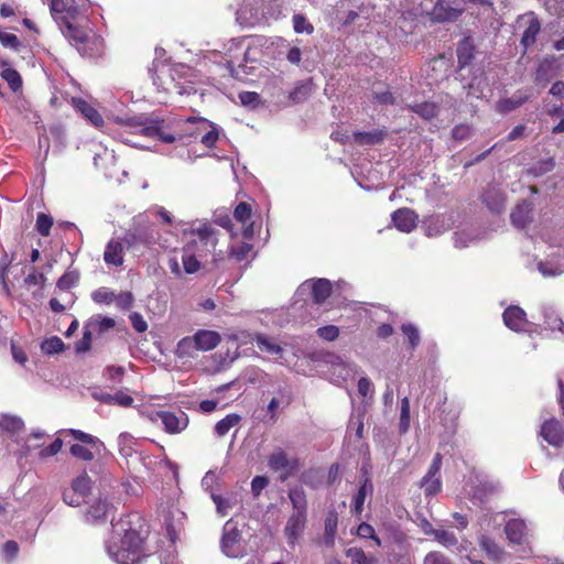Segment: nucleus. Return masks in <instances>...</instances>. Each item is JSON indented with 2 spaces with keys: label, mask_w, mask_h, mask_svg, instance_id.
I'll return each mask as SVG.
<instances>
[{
  "label": "nucleus",
  "mask_w": 564,
  "mask_h": 564,
  "mask_svg": "<svg viewBox=\"0 0 564 564\" xmlns=\"http://www.w3.org/2000/svg\"><path fill=\"white\" fill-rule=\"evenodd\" d=\"M143 536L132 528L129 518L112 523V533L106 544L110 558L118 564H139L145 557Z\"/></svg>",
  "instance_id": "nucleus-1"
},
{
  "label": "nucleus",
  "mask_w": 564,
  "mask_h": 564,
  "mask_svg": "<svg viewBox=\"0 0 564 564\" xmlns=\"http://www.w3.org/2000/svg\"><path fill=\"white\" fill-rule=\"evenodd\" d=\"M177 226L182 228L184 234L191 235V239L186 245H194V251L203 259L212 253L218 242L217 230L208 223L194 221L185 223L178 221Z\"/></svg>",
  "instance_id": "nucleus-2"
},
{
  "label": "nucleus",
  "mask_w": 564,
  "mask_h": 564,
  "mask_svg": "<svg viewBox=\"0 0 564 564\" xmlns=\"http://www.w3.org/2000/svg\"><path fill=\"white\" fill-rule=\"evenodd\" d=\"M123 124L135 134L145 137H158L161 141L172 143L176 138L162 130V121L150 118L145 115L129 117L122 120Z\"/></svg>",
  "instance_id": "nucleus-3"
},
{
  "label": "nucleus",
  "mask_w": 564,
  "mask_h": 564,
  "mask_svg": "<svg viewBox=\"0 0 564 564\" xmlns=\"http://www.w3.org/2000/svg\"><path fill=\"white\" fill-rule=\"evenodd\" d=\"M152 422L160 421L165 432L177 434L184 431L188 425V417L184 412L153 411L149 414Z\"/></svg>",
  "instance_id": "nucleus-4"
},
{
  "label": "nucleus",
  "mask_w": 564,
  "mask_h": 564,
  "mask_svg": "<svg viewBox=\"0 0 564 564\" xmlns=\"http://www.w3.org/2000/svg\"><path fill=\"white\" fill-rule=\"evenodd\" d=\"M63 34L76 46L77 51L83 56H93L94 52L90 47L96 41L90 40L87 32L76 24L67 21V26H59Z\"/></svg>",
  "instance_id": "nucleus-5"
},
{
  "label": "nucleus",
  "mask_w": 564,
  "mask_h": 564,
  "mask_svg": "<svg viewBox=\"0 0 564 564\" xmlns=\"http://www.w3.org/2000/svg\"><path fill=\"white\" fill-rule=\"evenodd\" d=\"M268 466L281 473L280 478L286 480L297 469L299 463L297 459L290 458L281 447H276L268 457Z\"/></svg>",
  "instance_id": "nucleus-6"
},
{
  "label": "nucleus",
  "mask_w": 564,
  "mask_h": 564,
  "mask_svg": "<svg viewBox=\"0 0 564 564\" xmlns=\"http://www.w3.org/2000/svg\"><path fill=\"white\" fill-rule=\"evenodd\" d=\"M505 533L510 544L523 546L530 544V529L523 519H509L505 525Z\"/></svg>",
  "instance_id": "nucleus-7"
},
{
  "label": "nucleus",
  "mask_w": 564,
  "mask_h": 564,
  "mask_svg": "<svg viewBox=\"0 0 564 564\" xmlns=\"http://www.w3.org/2000/svg\"><path fill=\"white\" fill-rule=\"evenodd\" d=\"M221 550L229 557H238L242 554L240 532L232 520H228L224 525Z\"/></svg>",
  "instance_id": "nucleus-8"
},
{
  "label": "nucleus",
  "mask_w": 564,
  "mask_h": 564,
  "mask_svg": "<svg viewBox=\"0 0 564 564\" xmlns=\"http://www.w3.org/2000/svg\"><path fill=\"white\" fill-rule=\"evenodd\" d=\"M292 397L290 391L285 387H280L275 391V395L269 401L267 405L268 422L275 423L279 419V414L286 406L290 405Z\"/></svg>",
  "instance_id": "nucleus-9"
},
{
  "label": "nucleus",
  "mask_w": 564,
  "mask_h": 564,
  "mask_svg": "<svg viewBox=\"0 0 564 564\" xmlns=\"http://www.w3.org/2000/svg\"><path fill=\"white\" fill-rule=\"evenodd\" d=\"M307 522V514L301 513H291L288 518L286 524L284 527V534L290 544H295V542L302 535L305 525Z\"/></svg>",
  "instance_id": "nucleus-10"
},
{
  "label": "nucleus",
  "mask_w": 564,
  "mask_h": 564,
  "mask_svg": "<svg viewBox=\"0 0 564 564\" xmlns=\"http://www.w3.org/2000/svg\"><path fill=\"white\" fill-rule=\"evenodd\" d=\"M308 290L312 292L314 302L321 304L330 295L332 285L328 280L318 279L312 283H303L299 289V293H304Z\"/></svg>",
  "instance_id": "nucleus-11"
},
{
  "label": "nucleus",
  "mask_w": 564,
  "mask_h": 564,
  "mask_svg": "<svg viewBox=\"0 0 564 564\" xmlns=\"http://www.w3.org/2000/svg\"><path fill=\"white\" fill-rule=\"evenodd\" d=\"M540 434L552 446L560 447L564 443V430L556 420L545 421Z\"/></svg>",
  "instance_id": "nucleus-12"
},
{
  "label": "nucleus",
  "mask_w": 564,
  "mask_h": 564,
  "mask_svg": "<svg viewBox=\"0 0 564 564\" xmlns=\"http://www.w3.org/2000/svg\"><path fill=\"white\" fill-rule=\"evenodd\" d=\"M392 221L402 232H411L417 224V215L409 208H400L392 214Z\"/></svg>",
  "instance_id": "nucleus-13"
},
{
  "label": "nucleus",
  "mask_w": 564,
  "mask_h": 564,
  "mask_svg": "<svg viewBox=\"0 0 564 564\" xmlns=\"http://www.w3.org/2000/svg\"><path fill=\"white\" fill-rule=\"evenodd\" d=\"M506 326L514 332L523 330L528 324L525 312L519 306H509L503 312Z\"/></svg>",
  "instance_id": "nucleus-14"
},
{
  "label": "nucleus",
  "mask_w": 564,
  "mask_h": 564,
  "mask_svg": "<svg viewBox=\"0 0 564 564\" xmlns=\"http://www.w3.org/2000/svg\"><path fill=\"white\" fill-rule=\"evenodd\" d=\"M94 164L95 166L102 169L107 177L116 178L118 182H121V178L117 175V172L113 169L116 165L113 151L104 149L102 152L96 153L94 156Z\"/></svg>",
  "instance_id": "nucleus-15"
},
{
  "label": "nucleus",
  "mask_w": 564,
  "mask_h": 564,
  "mask_svg": "<svg viewBox=\"0 0 564 564\" xmlns=\"http://www.w3.org/2000/svg\"><path fill=\"white\" fill-rule=\"evenodd\" d=\"M124 246L119 239H111L106 245L104 261L107 265L119 267L123 263Z\"/></svg>",
  "instance_id": "nucleus-16"
},
{
  "label": "nucleus",
  "mask_w": 564,
  "mask_h": 564,
  "mask_svg": "<svg viewBox=\"0 0 564 564\" xmlns=\"http://www.w3.org/2000/svg\"><path fill=\"white\" fill-rule=\"evenodd\" d=\"M251 207L248 203H240L234 212L235 219L242 225V235L245 238H251L254 234L251 219Z\"/></svg>",
  "instance_id": "nucleus-17"
},
{
  "label": "nucleus",
  "mask_w": 564,
  "mask_h": 564,
  "mask_svg": "<svg viewBox=\"0 0 564 564\" xmlns=\"http://www.w3.org/2000/svg\"><path fill=\"white\" fill-rule=\"evenodd\" d=\"M532 204L522 200L511 212L510 218L513 226L524 228L532 220Z\"/></svg>",
  "instance_id": "nucleus-18"
},
{
  "label": "nucleus",
  "mask_w": 564,
  "mask_h": 564,
  "mask_svg": "<svg viewBox=\"0 0 564 564\" xmlns=\"http://www.w3.org/2000/svg\"><path fill=\"white\" fill-rule=\"evenodd\" d=\"M199 351H209L220 343V335L215 330L200 329L194 334Z\"/></svg>",
  "instance_id": "nucleus-19"
},
{
  "label": "nucleus",
  "mask_w": 564,
  "mask_h": 564,
  "mask_svg": "<svg viewBox=\"0 0 564 564\" xmlns=\"http://www.w3.org/2000/svg\"><path fill=\"white\" fill-rule=\"evenodd\" d=\"M73 105L93 126L97 128L102 126L104 119L101 115L87 101L80 98H73Z\"/></svg>",
  "instance_id": "nucleus-20"
},
{
  "label": "nucleus",
  "mask_w": 564,
  "mask_h": 564,
  "mask_svg": "<svg viewBox=\"0 0 564 564\" xmlns=\"http://www.w3.org/2000/svg\"><path fill=\"white\" fill-rule=\"evenodd\" d=\"M460 12V10L452 8L445 1H437L431 11V18L436 22H445L455 20Z\"/></svg>",
  "instance_id": "nucleus-21"
},
{
  "label": "nucleus",
  "mask_w": 564,
  "mask_h": 564,
  "mask_svg": "<svg viewBox=\"0 0 564 564\" xmlns=\"http://www.w3.org/2000/svg\"><path fill=\"white\" fill-rule=\"evenodd\" d=\"M112 507L107 500L98 499L90 505L86 512V520L88 522H97L105 520L111 512Z\"/></svg>",
  "instance_id": "nucleus-22"
},
{
  "label": "nucleus",
  "mask_w": 564,
  "mask_h": 564,
  "mask_svg": "<svg viewBox=\"0 0 564 564\" xmlns=\"http://www.w3.org/2000/svg\"><path fill=\"white\" fill-rule=\"evenodd\" d=\"M210 498L216 505L217 514L220 517H226L229 511L238 503L237 497L232 492H228L225 496L212 492Z\"/></svg>",
  "instance_id": "nucleus-23"
},
{
  "label": "nucleus",
  "mask_w": 564,
  "mask_h": 564,
  "mask_svg": "<svg viewBox=\"0 0 564 564\" xmlns=\"http://www.w3.org/2000/svg\"><path fill=\"white\" fill-rule=\"evenodd\" d=\"M289 499L292 505L293 513L307 514V498L303 487L295 486L290 488Z\"/></svg>",
  "instance_id": "nucleus-24"
},
{
  "label": "nucleus",
  "mask_w": 564,
  "mask_h": 564,
  "mask_svg": "<svg viewBox=\"0 0 564 564\" xmlns=\"http://www.w3.org/2000/svg\"><path fill=\"white\" fill-rule=\"evenodd\" d=\"M484 203L490 210L500 213L506 207V197L499 188L491 187L484 194Z\"/></svg>",
  "instance_id": "nucleus-25"
},
{
  "label": "nucleus",
  "mask_w": 564,
  "mask_h": 564,
  "mask_svg": "<svg viewBox=\"0 0 564 564\" xmlns=\"http://www.w3.org/2000/svg\"><path fill=\"white\" fill-rule=\"evenodd\" d=\"M538 270L544 278H554L564 272V261L560 258H551L538 263Z\"/></svg>",
  "instance_id": "nucleus-26"
},
{
  "label": "nucleus",
  "mask_w": 564,
  "mask_h": 564,
  "mask_svg": "<svg viewBox=\"0 0 564 564\" xmlns=\"http://www.w3.org/2000/svg\"><path fill=\"white\" fill-rule=\"evenodd\" d=\"M116 325L115 319L107 316L94 315L86 323L85 326L94 334H104Z\"/></svg>",
  "instance_id": "nucleus-27"
},
{
  "label": "nucleus",
  "mask_w": 564,
  "mask_h": 564,
  "mask_svg": "<svg viewBox=\"0 0 564 564\" xmlns=\"http://www.w3.org/2000/svg\"><path fill=\"white\" fill-rule=\"evenodd\" d=\"M372 482L369 478H366L352 499V510L356 514H360L362 512L365 500L367 497L372 495Z\"/></svg>",
  "instance_id": "nucleus-28"
},
{
  "label": "nucleus",
  "mask_w": 564,
  "mask_h": 564,
  "mask_svg": "<svg viewBox=\"0 0 564 564\" xmlns=\"http://www.w3.org/2000/svg\"><path fill=\"white\" fill-rule=\"evenodd\" d=\"M424 226L429 237L438 236L449 228L445 216H432L424 221Z\"/></svg>",
  "instance_id": "nucleus-29"
},
{
  "label": "nucleus",
  "mask_w": 564,
  "mask_h": 564,
  "mask_svg": "<svg viewBox=\"0 0 564 564\" xmlns=\"http://www.w3.org/2000/svg\"><path fill=\"white\" fill-rule=\"evenodd\" d=\"M479 545L487 556L492 561H501L505 557L503 549L486 535L479 539Z\"/></svg>",
  "instance_id": "nucleus-30"
},
{
  "label": "nucleus",
  "mask_w": 564,
  "mask_h": 564,
  "mask_svg": "<svg viewBox=\"0 0 564 564\" xmlns=\"http://www.w3.org/2000/svg\"><path fill=\"white\" fill-rule=\"evenodd\" d=\"M193 246L194 245H185L182 256L183 269L188 274L197 272L200 268L198 261L199 257L194 251Z\"/></svg>",
  "instance_id": "nucleus-31"
},
{
  "label": "nucleus",
  "mask_w": 564,
  "mask_h": 564,
  "mask_svg": "<svg viewBox=\"0 0 564 564\" xmlns=\"http://www.w3.org/2000/svg\"><path fill=\"white\" fill-rule=\"evenodd\" d=\"M529 99V96L522 91H517L510 98L501 99L497 104V110L500 112H510L521 105H523Z\"/></svg>",
  "instance_id": "nucleus-32"
},
{
  "label": "nucleus",
  "mask_w": 564,
  "mask_h": 564,
  "mask_svg": "<svg viewBox=\"0 0 564 564\" xmlns=\"http://www.w3.org/2000/svg\"><path fill=\"white\" fill-rule=\"evenodd\" d=\"M386 132L383 130H373L368 132H354L351 138L358 144H377L383 141Z\"/></svg>",
  "instance_id": "nucleus-33"
},
{
  "label": "nucleus",
  "mask_w": 564,
  "mask_h": 564,
  "mask_svg": "<svg viewBox=\"0 0 564 564\" xmlns=\"http://www.w3.org/2000/svg\"><path fill=\"white\" fill-rule=\"evenodd\" d=\"M199 351L196 345L194 335L181 339L176 346V355L178 358H194L196 352Z\"/></svg>",
  "instance_id": "nucleus-34"
},
{
  "label": "nucleus",
  "mask_w": 564,
  "mask_h": 564,
  "mask_svg": "<svg viewBox=\"0 0 564 564\" xmlns=\"http://www.w3.org/2000/svg\"><path fill=\"white\" fill-rule=\"evenodd\" d=\"M0 427L8 433L18 434L24 427L21 417L11 414H0Z\"/></svg>",
  "instance_id": "nucleus-35"
},
{
  "label": "nucleus",
  "mask_w": 564,
  "mask_h": 564,
  "mask_svg": "<svg viewBox=\"0 0 564 564\" xmlns=\"http://www.w3.org/2000/svg\"><path fill=\"white\" fill-rule=\"evenodd\" d=\"M240 421L241 416L239 414L230 413L216 423L215 433L223 437L230 431V429L237 426Z\"/></svg>",
  "instance_id": "nucleus-36"
},
{
  "label": "nucleus",
  "mask_w": 564,
  "mask_h": 564,
  "mask_svg": "<svg viewBox=\"0 0 564 564\" xmlns=\"http://www.w3.org/2000/svg\"><path fill=\"white\" fill-rule=\"evenodd\" d=\"M345 555L350 560L351 564H378L376 556L366 555L360 547H349L345 551Z\"/></svg>",
  "instance_id": "nucleus-37"
},
{
  "label": "nucleus",
  "mask_w": 564,
  "mask_h": 564,
  "mask_svg": "<svg viewBox=\"0 0 564 564\" xmlns=\"http://www.w3.org/2000/svg\"><path fill=\"white\" fill-rule=\"evenodd\" d=\"M83 19H85V14L82 12L79 7L68 3L65 13L61 15V18H56V22L59 26H67V21L76 24Z\"/></svg>",
  "instance_id": "nucleus-38"
},
{
  "label": "nucleus",
  "mask_w": 564,
  "mask_h": 564,
  "mask_svg": "<svg viewBox=\"0 0 564 564\" xmlns=\"http://www.w3.org/2000/svg\"><path fill=\"white\" fill-rule=\"evenodd\" d=\"M256 344L261 351L270 355L281 356L283 349L273 339L265 335L259 334L256 336Z\"/></svg>",
  "instance_id": "nucleus-39"
},
{
  "label": "nucleus",
  "mask_w": 564,
  "mask_h": 564,
  "mask_svg": "<svg viewBox=\"0 0 564 564\" xmlns=\"http://www.w3.org/2000/svg\"><path fill=\"white\" fill-rule=\"evenodd\" d=\"M95 451L99 452V448H91L84 444H73L69 448V452L74 457L85 462H90L95 458Z\"/></svg>",
  "instance_id": "nucleus-40"
},
{
  "label": "nucleus",
  "mask_w": 564,
  "mask_h": 564,
  "mask_svg": "<svg viewBox=\"0 0 564 564\" xmlns=\"http://www.w3.org/2000/svg\"><path fill=\"white\" fill-rule=\"evenodd\" d=\"M66 433L70 434L75 440L80 442V444L88 445L91 448H100V446L102 445L101 442L97 437H95L88 433H85L80 430L70 429V430H67Z\"/></svg>",
  "instance_id": "nucleus-41"
},
{
  "label": "nucleus",
  "mask_w": 564,
  "mask_h": 564,
  "mask_svg": "<svg viewBox=\"0 0 564 564\" xmlns=\"http://www.w3.org/2000/svg\"><path fill=\"white\" fill-rule=\"evenodd\" d=\"M242 45H243V41H236L234 40L231 45L229 46V48L227 50V52L230 54V63L231 64H237L238 66L242 65L243 62H248V61H251V59H254L253 57L250 56V48H246L243 51V57L240 58L238 54L234 53V48L235 50H239V48H242Z\"/></svg>",
  "instance_id": "nucleus-42"
},
{
  "label": "nucleus",
  "mask_w": 564,
  "mask_h": 564,
  "mask_svg": "<svg viewBox=\"0 0 564 564\" xmlns=\"http://www.w3.org/2000/svg\"><path fill=\"white\" fill-rule=\"evenodd\" d=\"M65 348L63 340L57 336L46 338L41 344V349L45 355L62 352Z\"/></svg>",
  "instance_id": "nucleus-43"
},
{
  "label": "nucleus",
  "mask_w": 564,
  "mask_h": 564,
  "mask_svg": "<svg viewBox=\"0 0 564 564\" xmlns=\"http://www.w3.org/2000/svg\"><path fill=\"white\" fill-rule=\"evenodd\" d=\"M539 32H540V23L538 22V20L532 19L530 21V24L523 32L521 43L525 47L530 46L531 44H533L535 42V39H536V35Z\"/></svg>",
  "instance_id": "nucleus-44"
},
{
  "label": "nucleus",
  "mask_w": 564,
  "mask_h": 564,
  "mask_svg": "<svg viewBox=\"0 0 564 564\" xmlns=\"http://www.w3.org/2000/svg\"><path fill=\"white\" fill-rule=\"evenodd\" d=\"M1 77L9 84V86L11 87V89L13 91H17L18 89H20L21 85H22V80H21V76L19 75V73L11 68V67H4L2 70H1Z\"/></svg>",
  "instance_id": "nucleus-45"
},
{
  "label": "nucleus",
  "mask_w": 564,
  "mask_h": 564,
  "mask_svg": "<svg viewBox=\"0 0 564 564\" xmlns=\"http://www.w3.org/2000/svg\"><path fill=\"white\" fill-rule=\"evenodd\" d=\"M555 166V161L553 158H547L545 160L539 161L535 165H533L529 173L535 177L542 176L549 172H551Z\"/></svg>",
  "instance_id": "nucleus-46"
},
{
  "label": "nucleus",
  "mask_w": 564,
  "mask_h": 564,
  "mask_svg": "<svg viewBox=\"0 0 564 564\" xmlns=\"http://www.w3.org/2000/svg\"><path fill=\"white\" fill-rule=\"evenodd\" d=\"M411 110L424 119H431L437 113V107L433 102H423L411 106Z\"/></svg>",
  "instance_id": "nucleus-47"
},
{
  "label": "nucleus",
  "mask_w": 564,
  "mask_h": 564,
  "mask_svg": "<svg viewBox=\"0 0 564 564\" xmlns=\"http://www.w3.org/2000/svg\"><path fill=\"white\" fill-rule=\"evenodd\" d=\"M90 478L87 475H80L74 480L72 489L75 494L84 498L90 489Z\"/></svg>",
  "instance_id": "nucleus-48"
},
{
  "label": "nucleus",
  "mask_w": 564,
  "mask_h": 564,
  "mask_svg": "<svg viewBox=\"0 0 564 564\" xmlns=\"http://www.w3.org/2000/svg\"><path fill=\"white\" fill-rule=\"evenodd\" d=\"M293 28L296 33H306L312 34L314 31V26L306 20V18L302 14L293 15Z\"/></svg>",
  "instance_id": "nucleus-49"
},
{
  "label": "nucleus",
  "mask_w": 564,
  "mask_h": 564,
  "mask_svg": "<svg viewBox=\"0 0 564 564\" xmlns=\"http://www.w3.org/2000/svg\"><path fill=\"white\" fill-rule=\"evenodd\" d=\"M52 226H53V219L51 216L45 215L43 213L37 215L35 227H36V230L42 236H44V237L48 236Z\"/></svg>",
  "instance_id": "nucleus-50"
},
{
  "label": "nucleus",
  "mask_w": 564,
  "mask_h": 564,
  "mask_svg": "<svg viewBox=\"0 0 564 564\" xmlns=\"http://www.w3.org/2000/svg\"><path fill=\"white\" fill-rule=\"evenodd\" d=\"M93 333L84 325L83 337L76 343L75 350L78 354L86 352L91 347Z\"/></svg>",
  "instance_id": "nucleus-51"
},
{
  "label": "nucleus",
  "mask_w": 564,
  "mask_h": 564,
  "mask_svg": "<svg viewBox=\"0 0 564 564\" xmlns=\"http://www.w3.org/2000/svg\"><path fill=\"white\" fill-rule=\"evenodd\" d=\"M13 258L8 253H3L0 257V282L6 291L9 290L7 283V270L11 265Z\"/></svg>",
  "instance_id": "nucleus-52"
},
{
  "label": "nucleus",
  "mask_w": 564,
  "mask_h": 564,
  "mask_svg": "<svg viewBox=\"0 0 564 564\" xmlns=\"http://www.w3.org/2000/svg\"><path fill=\"white\" fill-rule=\"evenodd\" d=\"M421 487L424 488L426 496H434L441 490V480L438 477H433L426 481V476L421 480Z\"/></svg>",
  "instance_id": "nucleus-53"
},
{
  "label": "nucleus",
  "mask_w": 564,
  "mask_h": 564,
  "mask_svg": "<svg viewBox=\"0 0 564 564\" xmlns=\"http://www.w3.org/2000/svg\"><path fill=\"white\" fill-rule=\"evenodd\" d=\"M91 297L96 303L100 304H110L115 301V294L105 288L94 291Z\"/></svg>",
  "instance_id": "nucleus-54"
},
{
  "label": "nucleus",
  "mask_w": 564,
  "mask_h": 564,
  "mask_svg": "<svg viewBox=\"0 0 564 564\" xmlns=\"http://www.w3.org/2000/svg\"><path fill=\"white\" fill-rule=\"evenodd\" d=\"M434 536L442 545L447 547L457 543L456 536L452 532L445 530H436Z\"/></svg>",
  "instance_id": "nucleus-55"
},
{
  "label": "nucleus",
  "mask_w": 564,
  "mask_h": 564,
  "mask_svg": "<svg viewBox=\"0 0 564 564\" xmlns=\"http://www.w3.org/2000/svg\"><path fill=\"white\" fill-rule=\"evenodd\" d=\"M403 334L408 336L411 347H415L420 341L417 328L413 324H403L401 327Z\"/></svg>",
  "instance_id": "nucleus-56"
},
{
  "label": "nucleus",
  "mask_w": 564,
  "mask_h": 564,
  "mask_svg": "<svg viewBox=\"0 0 564 564\" xmlns=\"http://www.w3.org/2000/svg\"><path fill=\"white\" fill-rule=\"evenodd\" d=\"M78 276L75 273L68 272L63 274L57 281V288L61 290H68L77 283Z\"/></svg>",
  "instance_id": "nucleus-57"
},
{
  "label": "nucleus",
  "mask_w": 564,
  "mask_h": 564,
  "mask_svg": "<svg viewBox=\"0 0 564 564\" xmlns=\"http://www.w3.org/2000/svg\"><path fill=\"white\" fill-rule=\"evenodd\" d=\"M310 87L306 84H301L294 88L293 91L290 93V99L294 102H300L308 96Z\"/></svg>",
  "instance_id": "nucleus-58"
},
{
  "label": "nucleus",
  "mask_w": 564,
  "mask_h": 564,
  "mask_svg": "<svg viewBox=\"0 0 564 564\" xmlns=\"http://www.w3.org/2000/svg\"><path fill=\"white\" fill-rule=\"evenodd\" d=\"M317 334L319 337L326 340H335L339 335L338 327L334 325L323 326L317 329Z\"/></svg>",
  "instance_id": "nucleus-59"
},
{
  "label": "nucleus",
  "mask_w": 564,
  "mask_h": 564,
  "mask_svg": "<svg viewBox=\"0 0 564 564\" xmlns=\"http://www.w3.org/2000/svg\"><path fill=\"white\" fill-rule=\"evenodd\" d=\"M423 564H452V562L440 552H430L425 555Z\"/></svg>",
  "instance_id": "nucleus-60"
},
{
  "label": "nucleus",
  "mask_w": 564,
  "mask_h": 564,
  "mask_svg": "<svg viewBox=\"0 0 564 564\" xmlns=\"http://www.w3.org/2000/svg\"><path fill=\"white\" fill-rule=\"evenodd\" d=\"M129 319L132 324V327L138 333H143L148 329V323L144 321L140 313L133 312L130 314Z\"/></svg>",
  "instance_id": "nucleus-61"
},
{
  "label": "nucleus",
  "mask_w": 564,
  "mask_h": 564,
  "mask_svg": "<svg viewBox=\"0 0 564 564\" xmlns=\"http://www.w3.org/2000/svg\"><path fill=\"white\" fill-rule=\"evenodd\" d=\"M458 56V63L460 67H464L469 63V61L473 57V54L470 52V48L468 47L467 43H462L457 51Z\"/></svg>",
  "instance_id": "nucleus-62"
},
{
  "label": "nucleus",
  "mask_w": 564,
  "mask_h": 564,
  "mask_svg": "<svg viewBox=\"0 0 564 564\" xmlns=\"http://www.w3.org/2000/svg\"><path fill=\"white\" fill-rule=\"evenodd\" d=\"M269 479L264 476H256L251 481V491L254 497H258L261 491L268 486Z\"/></svg>",
  "instance_id": "nucleus-63"
},
{
  "label": "nucleus",
  "mask_w": 564,
  "mask_h": 564,
  "mask_svg": "<svg viewBox=\"0 0 564 564\" xmlns=\"http://www.w3.org/2000/svg\"><path fill=\"white\" fill-rule=\"evenodd\" d=\"M452 134L455 140L463 141L471 135V128L467 124H458L453 129Z\"/></svg>",
  "instance_id": "nucleus-64"
}]
</instances>
